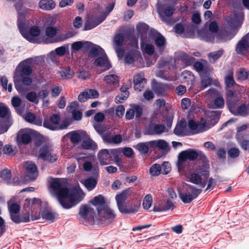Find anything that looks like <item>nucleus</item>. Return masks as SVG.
<instances>
[{"mask_svg":"<svg viewBox=\"0 0 249 249\" xmlns=\"http://www.w3.org/2000/svg\"><path fill=\"white\" fill-rule=\"evenodd\" d=\"M25 169L28 175H25L21 177L23 181H32L35 180L38 176V171L36 165L35 163L27 161L25 164Z\"/></svg>","mask_w":249,"mask_h":249,"instance_id":"nucleus-10","label":"nucleus"},{"mask_svg":"<svg viewBox=\"0 0 249 249\" xmlns=\"http://www.w3.org/2000/svg\"><path fill=\"white\" fill-rule=\"evenodd\" d=\"M249 51V42L245 36L237 43L235 47V52L238 54L243 55L245 53Z\"/></svg>","mask_w":249,"mask_h":249,"instance_id":"nucleus-20","label":"nucleus"},{"mask_svg":"<svg viewBox=\"0 0 249 249\" xmlns=\"http://www.w3.org/2000/svg\"><path fill=\"white\" fill-rule=\"evenodd\" d=\"M12 177V173L10 170L5 169L0 173V177L4 181L9 182L10 181Z\"/></svg>","mask_w":249,"mask_h":249,"instance_id":"nucleus-49","label":"nucleus"},{"mask_svg":"<svg viewBox=\"0 0 249 249\" xmlns=\"http://www.w3.org/2000/svg\"><path fill=\"white\" fill-rule=\"evenodd\" d=\"M146 79L144 78V75L141 73H138L134 77V90L138 91H141L144 87Z\"/></svg>","mask_w":249,"mask_h":249,"instance_id":"nucleus-22","label":"nucleus"},{"mask_svg":"<svg viewBox=\"0 0 249 249\" xmlns=\"http://www.w3.org/2000/svg\"><path fill=\"white\" fill-rule=\"evenodd\" d=\"M40 34V30L38 26H33L31 27L29 30V35L32 37L38 36Z\"/></svg>","mask_w":249,"mask_h":249,"instance_id":"nucleus-59","label":"nucleus"},{"mask_svg":"<svg viewBox=\"0 0 249 249\" xmlns=\"http://www.w3.org/2000/svg\"><path fill=\"white\" fill-rule=\"evenodd\" d=\"M174 11L175 9L172 6L166 5H162L158 9L160 17L162 20H165L167 18L172 17Z\"/></svg>","mask_w":249,"mask_h":249,"instance_id":"nucleus-19","label":"nucleus"},{"mask_svg":"<svg viewBox=\"0 0 249 249\" xmlns=\"http://www.w3.org/2000/svg\"><path fill=\"white\" fill-rule=\"evenodd\" d=\"M141 154H146L148 153L149 147H151L149 142H139L135 147Z\"/></svg>","mask_w":249,"mask_h":249,"instance_id":"nucleus-41","label":"nucleus"},{"mask_svg":"<svg viewBox=\"0 0 249 249\" xmlns=\"http://www.w3.org/2000/svg\"><path fill=\"white\" fill-rule=\"evenodd\" d=\"M124 40V36L122 33H119L114 37V42L118 47L122 46Z\"/></svg>","mask_w":249,"mask_h":249,"instance_id":"nucleus-51","label":"nucleus"},{"mask_svg":"<svg viewBox=\"0 0 249 249\" xmlns=\"http://www.w3.org/2000/svg\"><path fill=\"white\" fill-rule=\"evenodd\" d=\"M228 155L231 159H236L240 155V150L238 148L231 147L228 151Z\"/></svg>","mask_w":249,"mask_h":249,"instance_id":"nucleus-53","label":"nucleus"},{"mask_svg":"<svg viewBox=\"0 0 249 249\" xmlns=\"http://www.w3.org/2000/svg\"><path fill=\"white\" fill-rule=\"evenodd\" d=\"M161 174L163 175L168 174L171 171L170 165L168 162H164L161 166Z\"/></svg>","mask_w":249,"mask_h":249,"instance_id":"nucleus-61","label":"nucleus"},{"mask_svg":"<svg viewBox=\"0 0 249 249\" xmlns=\"http://www.w3.org/2000/svg\"><path fill=\"white\" fill-rule=\"evenodd\" d=\"M152 36L154 37L155 43L160 50H163L166 44L165 37L159 32L152 29L150 30Z\"/></svg>","mask_w":249,"mask_h":249,"instance_id":"nucleus-18","label":"nucleus"},{"mask_svg":"<svg viewBox=\"0 0 249 249\" xmlns=\"http://www.w3.org/2000/svg\"><path fill=\"white\" fill-rule=\"evenodd\" d=\"M165 131V126L150 122L145 128L144 134L154 135L160 134Z\"/></svg>","mask_w":249,"mask_h":249,"instance_id":"nucleus-12","label":"nucleus"},{"mask_svg":"<svg viewBox=\"0 0 249 249\" xmlns=\"http://www.w3.org/2000/svg\"><path fill=\"white\" fill-rule=\"evenodd\" d=\"M181 75L184 79L186 80L187 82H192L195 80V76L191 71H184L182 72Z\"/></svg>","mask_w":249,"mask_h":249,"instance_id":"nucleus-50","label":"nucleus"},{"mask_svg":"<svg viewBox=\"0 0 249 249\" xmlns=\"http://www.w3.org/2000/svg\"><path fill=\"white\" fill-rule=\"evenodd\" d=\"M11 220L16 223H27L30 221L29 213H26L22 216H20L18 213L10 214Z\"/></svg>","mask_w":249,"mask_h":249,"instance_id":"nucleus-25","label":"nucleus"},{"mask_svg":"<svg viewBox=\"0 0 249 249\" xmlns=\"http://www.w3.org/2000/svg\"><path fill=\"white\" fill-rule=\"evenodd\" d=\"M188 126L189 128L195 131V133H198L204 132L206 130V124L203 123H197L193 120H190L188 122Z\"/></svg>","mask_w":249,"mask_h":249,"instance_id":"nucleus-27","label":"nucleus"},{"mask_svg":"<svg viewBox=\"0 0 249 249\" xmlns=\"http://www.w3.org/2000/svg\"><path fill=\"white\" fill-rule=\"evenodd\" d=\"M82 147L84 149L95 150L97 148V145L92 140L89 139L84 140L82 143Z\"/></svg>","mask_w":249,"mask_h":249,"instance_id":"nucleus-37","label":"nucleus"},{"mask_svg":"<svg viewBox=\"0 0 249 249\" xmlns=\"http://www.w3.org/2000/svg\"><path fill=\"white\" fill-rule=\"evenodd\" d=\"M10 113L9 108L5 105L0 106V118H6L5 121L6 128L5 131H6L9 127L11 125L12 123L9 117V114Z\"/></svg>","mask_w":249,"mask_h":249,"instance_id":"nucleus-28","label":"nucleus"},{"mask_svg":"<svg viewBox=\"0 0 249 249\" xmlns=\"http://www.w3.org/2000/svg\"><path fill=\"white\" fill-rule=\"evenodd\" d=\"M10 214L18 213L20 211V206L18 204L13 203L9 206Z\"/></svg>","mask_w":249,"mask_h":249,"instance_id":"nucleus-62","label":"nucleus"},{"mask_svg":"<svg viewBox=\"0 0 249 249\" xmlns=\"http://www.w3.org/2000/svg\"><path fill=\"white\" fill-rule=\"evenodd\" d=\"M94 64L97 66L103 68V71L108 70L111 67V65L105 53L102 54L101 56L98 57L95 60Z\"/></svg>","mask_w":249,"mask_h":249,"instance_id":"nucleus-21","label":"nucleus"},{"mask_svg":"<svg viewBox=\"0 0 249 249\" xmlns=\"http://www.w3.org/2000/svg\"><path fill=\"white\" fill-rule=\"evenodd\" d=\"M90 203L96 207L98 213L102 212V209H104L107 205L106 204L104 196L101 195L95 196L91 201Z\"/></svg>","mask_w":249,"mask_h":249,"instance_id":"nucleus-23","label":"nucleus"},{"mask_svg":"<svg viewBox=\"0 0 249 249\" xmlns=\"http://www.w3.org/2000/svg\"><path fill=\"white\" fill-rule=\"evenodd\" d=\"M201 179H202L201 176L197 173H192L189 175V181L195 184L198 185L199 183H200L201 182Z\"/></svg>","mask_w":249,"mask_h":249,"instance_id":"nucleus-48","label":"nucleus"},{"mask_svg":"<svg viewBox=\"0 0 249 249\" xmlns=\"http://www.w3.org/2000/svg\"><path fill=\"white\" fill-rule=\"evenodd\" d=\"M49 192L56 197L61 206L69 209L80 203L85 194L80 187L69 188L59 178H53L50 182Z\"/></svg>","mask_w":249,"mask_h":249,"instance_id":"nucleus-1","label":"nucleus"},{"mask_svg":"<svg viewBox=\"0 0 249 249\" xmlns=\"http://www.w3.org/2000/svg\"><path fill=\"white\" fill-rule=\"evenodd\" d=\"M80 220L83 223L87 224L90 222L94 223L95 212L94 209L87 205L80 206L79 212Z\"/></svg>","mask_w":249,"mask_h":249,"instance_id":"nucleus-8","label":"nucleus"},{"mask_svg":"<svg viewBox=\"0 0 249 249\" xmlns=\"http://www.w3.org/2000/svg\"><path fill=\"white\" fill-rule=\"evenodd\" d=\"M60 75L64 79H71L72 78L74 72L70 67H67L61 70L60 72Z\"/></svg>","mask_w":249,"mask_h":249,"instance_id":"nucleus-45","label":"nucleus"},{"mask_svg":"<svg viewBox=\"0 0 249 249\" xmlns=\"http://www.w3.org/2000/svg\"><path fill=\"white\" fill-rule=\"evenodd\" d=\"M224 103L223 97L218 96L213 100V102L210 105V107L212 108H222L224 107Z\"/></svg>","mask_w":249,"mask_h":249,"instance_id":"nucleus-39","label":"nucleus"},{"mask_svg":"<svg viewBox=\"0 0 249 249\" xmlns=\"http://www.w3.org/2000/svg\"><path fill=\"white\" fill-rule=\"evenodd\" d=\"M230 111L235 116H247L249 115V107L243 103L236 107V105L229 108Z\"/></svg>","mask_w":249,"mask_h":249,"instance_id":"nucleus-15","label":"nucleus"},{"mask_svg":"<svg viewBox=\"0 0 249 249\" xmlns=\"http://www.w3.org/2000/svg\"><path fill=\"white\" fill-rule=\"evenodd\" d=\"M198 159L203 163L207 161L205 154L201 151L195 149H188L180 152L178 155L177 167L179 170H183L186 165V161H195Z\"/></svg>","mask_w":249,"mask_h":249,"instance_id":"nucleus-3","label":"nucleus"},{"mask_svg":"<svg viewBox=\"0 0 249 249\" xmlns=\"http://www.w3.org/2000/svg\"><path fill=\"white\" fill-rule=\"evenodd\" d=\"M182 61L186 65V66H191L194 64L195 62L196 58L193 56H190L186 53H183L180 56Z\"/></svg>","mask_w":249,"mask_h":249,"instance_id":"nucleus-43","label":"nucleus"},{"mask_svg":"<svg viewBox=\"0 0 249 249\" xmlns=\"http://www.w3.org/2000/svg\"><path fill=\"white\" fill-rule=\"evenodd\" d=\"M53 149L49 143H45L39 149L37 157L44 161L54 162L57 160L56 155L53 153Z\"/></svg>","mask_w":249,"mask_h":249,"instance_id":"nucleus-7","label":"nucleus"},{"mask_svg":"<svg viewBox=\"0 0 249 249\" xmlns=\"http://www.w3.org/2000/svg\"><path fill=\"white\" fill-rule=\"evenodd\" d=\"M141 48L146 53L149 55H152L154 53L155 48L151 44H147L146 41H144L142 47V41H141Z\"/></svg>","mask_w":249,"mask_h":249,"instance_id":"nucleus-42","label":"nucleus"},{"mask_svg":"<svg viewBox=\"0 0 249 249\" xmlns=\"http://www.w3.org/2000/svg\"><path fill=\"white\" fill-rule=\"evenodd\" d=\"M85 42L81 41H76L73 42L71 46V51L76 52L81 49L83 47H85Z\"/></svg>","mask_w":249,"mask_h":249,"instance_id":"nucleus-54","label":"nucleus"},{"mask_svg":"<svg viewBox=\"0 0 249 249\" xmlns=\"http://www.w3.org/2000/svg\"><path fill=\"white\" fill-rule=\"evenodd\" d=\"M104 81L109 85H116L119 82V77L114 74L106 75L104 78Z\"/></svg>","mask_w":249,"mask_h":249,"instance_id":"nucleus-40","label":"nucleus"},{"mask_svg":"<svg viewBox=\"0 0 249 249\" xmlns=\"http://www.w3.org/2000/svg\"><path fill=\"white\" fill-rule=\"evenodd\" d=\"M67 136H70V141L73 143H77L83 139L82 134L76 131L70 132L67 134Z\"/></svg>","mask_w":249,"mask_h":249,"instance_id":"nucleus-36","label":"nucleus"},{"mask_svg":"<svg viewBox=\"0 0 249 249\" xmlns=\"http://www.w3.org/2000/svg\"><path fill=\"white\" fill-rule=\"evenodd\" d=\"M17 25L20 33L25 38H26L30 42L37 43V41H33V39L29 36L27 33H24V32L25 31V17H24L23 16H21V17H18Z\"/></svg>","mask_w":249,"mask_h":249,"instance_id":"nucleus-26","label":"nucleus"},{"mask_svg":"<svg viewBox=\"0 0 249 249\" xmlns=\"http://www.w3.org/2000/svg\"><path fill=\"white\" fill-rule=\"evenodd\" d=\"M32 142V137L30 134L27 133H23L18 136V144L27 145Z\"/></svg>","mask_w":249,"mask_h":249,"instance_id":"nucleus-34","label":"nucleus"},{"mask_svg":"<svg viewBox=\"0 0 249 249\" xmlns=\"http://www.w3.org/2000/svg\"><path fill=\"white\" fill-rule=\"evenodd\" d=\"M202 60L204 62V64L199 61L195 62L193 64L194 68L200 76L202 75H209L213 71V68L207 61L204 59Z\"/></svg>","mask_w":249,"mask_h":249,"instance_id":"nucleus-11","label":"nucleus"},{"mask_svg":"<svg viewBox=\"0 0 249 249\" xmlns=\"http://www.w3.org/2000/svg\"><path fill=\"white\" fill-rule=\"evenodd\" d=\"M45 34L48 37L53 38L56 34V30L55 28L52 26L47 27L46 29Z\"/></svg>","mask_w":249,"mask_h":249,"instance_id":"nucleus-58","label":"nucleus"},{"mask_svg":"<svg viewBox=\"0 0 249 249\" xmlns=\"http://www.w3.org/2000/svg\"><path fill=\"white\" fill-rule=\"evenodd\" d=\"M170 88L171 86L167 84L155 82L152 85V89L158 96H165L167 91Z\"/></svg>","mask_w":249,"mask_h":249,"instance_id":"nucleus-16","label":"nucleus"},{"mask_svg":"<svg viewBox=\"0 0 249 249\" xmlns=\"http://www.w3.org/2000/svg\"><path fill=\"white\" fill-rule=\"evenodd\" d=\"M85 49L89 51V55L91 57H95L105 53L104 49L100 46L94 44L91 42L85 41Z\"/></svg>","mask_w":249,"mask_h":249,"instance_id":"nucleus-13","label":"nucleus"},{"mask_svg":"<svg viewBox=\"0 0 249 249\" xmlns=\"http://www.w3.org/2000/svg\"><path fill=\"white\" fill-rule=\"evenodd\" d=\"M12 106L17 110L21 104V99L18 96H14L11 100Z\"/></svg>","mask_w":249,"mask_h":249,"instance_id":"nucleus-63","label":"nucleus"},{"mask_svg":"<svg viewBox=\"0 0 249 249\" xmlns=\"http://www.w3.org/2000/svg\"><path fill=\"white\" fill-rule=\"evenodd\" d=\"M149 173L153 176H158L161 173V167L159 164H154L149 169Z\"/></svg>","mask_w":249,"mask_h":249,"instance_id":"nucleus-47","label":"nucleus"},{"mask_svg":"<svg viewBox=\"0 0 249 249\" xmlns=\"http://www.w3.org/2000/svg\"><path fill=\"white\" fill-rule=\"evenodd\" d=\"M152 201V197L151 195H147L144 197L143 203H142V206L143 208L145 210H148L151 206Z\"/></svg>","mask_w":249,"mask_h":249,"instance_id":"nucleus-55","label":"nucleus"},{"mask_svg":"<svg viewBox=\"0 0 249 249\" xmlns=\"http://www.w3.org/2000/svg\"><path fill=\"white\" fill-rule=\"evenodd\" d=\"M207 75H202L201 77L200 86L205 89L213 84V79L207 76Z\"/></svg>","mask_w":249,"mask_h":249,"instance_id":"nucleus-44","label":"nucleus"},{"mask_svg":"<svg viewBox=\"0 0 249 249\" xmlns=\"http://www.w3.org/2000/svg\"><path fill=\"white\" fill-rule=\"evenodd\" d=\"M186 188L183 192L179 191V196L184 203H189L198 197L201 193L202 190L196 186L186 184Z\"/></svg>","mask_w":249,"mask_h":249,"instance_id":"nucleus-6","label":"nucleus"},{"mask_svg":"<svg viewBox=\"0 0 249 249\" xmlns=\"http://www.w3.org/2000/svg\"><path fill=\"white\" fill-rule=\"evenodd\" d=\"M224 82L227 89L231 88L237 85L234 79L232 70L228 71L227 74L224 77Z\"/></svg>","mask_w":249,"mask_h":249,"instance_id":"nucleus-31","label":"nucleus"},{"mask_svg":"<svg viewBox=\"0 0 249 249\" xmlns=\"http://www.w3.org/2000/svg\"><path fill=\"white\" fill-rule=\"evenodd\" d=\"M104 20V18L98 17L96 19H91L87 21L84 25V31H88L93 29L100 24Z\"/></svg>","mask_w":249,"mask_h":249,"instance_id":"nucleus-29","label":"nucleus"},{"mask_svg":"<svg viewBox=\"0 0 249 249\" xmlns=\"http://www.w3.org/2000/svg\"><path fill=\"white\" fill-rule=\"evenodd\" d=\"M174 117L172 115H167L165 117L164 122H165L166 127L165 126V131L168 132L169 130L171 129Z\"/></svg>","mask_w":249,"mask_h":249,"instance_id":"nucleus-52","label":"nucleus"},{"mask_svg":"<svg viewBox=\"0 0 249 249\" xmlns=\"http://www.w3.org/2000/svg\"><path fill=\"white\" fill-rule=\"evenodd\" d=\"M248 71L245 69L241 68L237 72L238 79L241 80H245L247 79Z\"/></svg>","mask_w":249,"mask_h":249,"instance_id":"nucleus-60","label":"nucleus"},{"mask_svg":"<svg viewBox=\"0 0 249 249\" xmlns=\"http://www.w3.org/2000/svg\"><path fill=\"white\" fill-rule=\"evenodd\" d=\"M149 26L145 23L140 22L136 25V30L138 35L142 41V47L144 41H147V32L149 30Z\"/></svg>","mask_w":249,"mask_h":249,"instance_id":"nucleus-17","label":"nucleus"},{"mask_svg":"<svg viewBox=\"0 0 249 249\" xmlns=\"http://www.w3.org/2000/svg\"><path fill=\"white\" fill-rule=\"evenodd\" d=\"M98 213L102 221L107 224L112 222L115 218L113 211L107 206L102 209L101 213Z\"/></svg>","mask_w":249,"mask_h":249,"instance_id":"nucleus-14","label":"nucleus"},{"mask_svg":"<svg viewBox=\"0 0 249 249\" xmlns=\"http://www.w3.org/2000/svg\"><path fill=\"white\" fill-rule=\"evenodd\" d=\"M141 206V201L134 199L131 203L127 202L120 206H117L120 213L124 214L135 213L137 212Z\"/></svg>","mask_w":249,"mask_h":249,"instance_id":"nucleus-9","label":"nucleus"},{"mask_svg":"<svg viewBox=\"0 0 249 249\" xmlns=\"http://www.w3.org/2000/svg\"><path fill=\"white\" fill-rule=\"evenodd\" d=\"M45 141V137L43 135H39L37 136L34 142L35 146L36 147L41 146Z\"/></svg>","mask_w":249,"mask_h":249,"instance_id":"nucleus-64","label":"nucleus"},{"mask_svg":"<svg viewBox=\"0 0 249 249\" xmlns=\"http://www.w3.org/2000/svg\"><path fill=\"white\" fill-rule=\"evenodd\" d=\"M40 214L43 219L53 222L56 218V213L48 210H43L40 212Z\"/></svg>","mask_w":249,"mask_h":249,"instance_id":"nucleus-35","label":"nucleus"},{"mask_svg":"<svg viewBox=\"0 0 249 249\" xmlns=\"http://www.w3.org/2000/svg\"><path fill=\"white\" fill-rule=\"evenodd\" d=\"M128 190H125L116 196L115 199L117 206H120L121 207L122 204L126 203L125 201L128 196Z\"/></svg>","mask_w":249,"mask_h":249,"instance_id":"nucleus-32","label":"nucleus"},{"mask_svg":"<svg viewBox=\"0 0 249 249\" xmlns=\"http://www.w3.org/2000/svg\"><path fill=\"white\" fill-rule=\"evenodd\" d=\"M39 6L42 10H50L55 7V3L53 0H41Z\"/></svg>","mask_w":249,"mask_h":249,"instance_id":"nucleus-33","label":"nucleus"},{"mask_svg":"<svg viewBox=\"0 0 249 249\" xmlns=\"http://www.w3.org/2000/svg\"><path fill=\"white\" fill-rule=\"evenodd\" d=\"M239 100V98L235 90L230 89L227 91L226 104L228 108L232 106L236 105Z\"/></svg>","mask_w":249,"mask_h":249,"instance_id":"nucleus-24","label":"nucleus"},{"mask_svg":"<svg viewBox=\"0 0 249 249\" xmlns=\"http://www.w3.org/2000/svg\"><path fill=\"white\" fill-rule=\"evenodd\" d=\"M131 107H133L134 110V113L136 118L138 119L140 118L142 116L143 113V109L142 107L139 105L135 104L133 105Z\"/></svg>","mask_w":249,"mask_h":249,"instance_id":"nucleus-57","label":"nucleus"},{"mask_svg":"<svg viewBox=\"0 0 249 249\" xmlns=\"http://www.w3.org/2000/svg\"><path fill=\"white\" fill-rule=\"evenodd\" d=\"M224 53V50L223 49H220L217 51L213 52L210 53L208 54V58L209 59L212 58L213 62H215Z\"/></svg>","mask_w":249,"mask_h":249,"instance_id":"nucleus-46","label":"nucleus"},{"mask_svg":"<svg viewBox=\"0 0 249 249\" xmlns=\"http://www.w3.org/2000/svg\"><path fill=\"white\" fill-rule=\"evenodd\" d=\"M149 144L151 147H159L161 149L165 150L168 146L167 142L162 140L157 141H151L149 142Z\"/></svg>","mask_w":249,"mask_h":249,"instance_id":"nucleus-38","label":"nucleus"},{"mask_svg":"<svg viewBox=\"0 0 249 249\" xmlns=\"http://www.w3.org/2000/svg\"><path fill=\"white\" fill-rule=\"evenodd\" d=\"M121 93L117 96L115 98V101L116 103H122L124 101H125L128 97L129 95V92H121Z\"/></svg>","mask_w":249,"mask_h":249,"instance_id":"nucleus-56","label":"nucleus"},{"mask_svg":"<svg viewBox=\"0 0 249 249\" xmlns=\"http://www.w3.org/2000/svg\"><path fill=\"white\" fill-rule=\"evenodd\" d=\"M33 70L26 62V60L20 62L18 66L14 75L15 88L18 92L24 91V86H30L33 82L30 77Z\"/></svg>","mask_w":249,"mask_h":249,"instance_id":"nucleus-2","label":"nucleus"},{"mask_svg":"<svg viewBox=\"0 0 249 249\" xmlns=\"http://www.w3.org/2000/svg\"><path fill=\"white\" fill-rule=\"evenodd\" d=\"M98 182V178L93 177H89L81 181V183L84 185L89 191L93 190Z\"/></svg>","mask_w":249,"mask_h":249,"instance_id":"nucleus-30","label":"nucleus"},{"mask_svg":"<svg viewBox=\"0 0 249 249\" xmlns=\"http://www.w3.org/2000/svg\"><path fill=\"white\" fill-rule=\"evenodd\" d=\"M60 117L57 114H53L49 119H45L43 122V126L51 130L54 131L67 129L69 123L67 121H63L60 124Z\"/></svg>","mask_w":249,"mask_h":249,"instance_id":"nucleus-5","label":"nucleus"},{"mask_svg":"<svg viewBox=\"0 0 249 249\" xmlns=\"http://www.w3.org/2000/svg\"><path fill=\"white\" fill-rule=\"evenodd\" d=\"M120 155V151L117 149H103L98 152L97 157L101 165H108L114 161L116 165L120 166L122 164V160Z\"/></svg>","mask_w":249,"mask_h":249,"instance_id":"nucleus-4","label":"nucleus"}]
</instances>
